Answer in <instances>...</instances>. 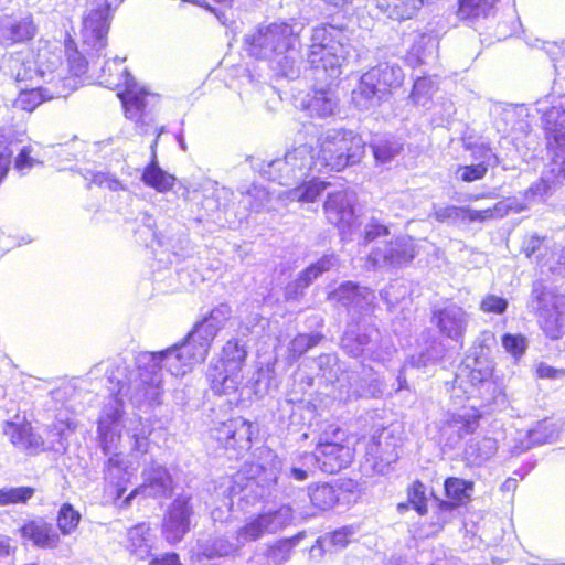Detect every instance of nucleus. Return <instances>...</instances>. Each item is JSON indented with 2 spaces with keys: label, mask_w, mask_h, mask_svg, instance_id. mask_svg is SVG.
Wrapping results in <instances>:
<instances>
[{
  "label": "nucleus",
  "mask_w": 565,
  "mask_h": 565,
  "mask_svg": "<svg viewBox=\"0 0 565 565\" xmlns=\"http://www.w3.org/2000/svg\"><path fill=\"white\" fill-rule=\"evenodd\" d=\"M300 23L279 21L259 25L244 36L250 57L267 61L278 75L294 79L300 73Z\"/></svg>",
  "instance_id": "f257e3e1"
},
{
  "label": "nucleus",
  "mask_w": 565,
  "mask_h": 565,
  "mask_svg": "<svg viewBox=\"0 0 565 565\" xmlns=\"http://www.w3.org/2000/svg\"><path fill=\"white\" fill-rule=\"evenodd\" d=\"M350 47L344 29L321 24L312 30L307 63L318 79H337L348 61Z\"/></svg>",
  "instance_id": "f03ea898"
},
{
  "label": "nucleus",
  "mask_w": 565,
  "mask_h": 565,
  "mask_svg": "<svg viewBox=\"0 0 565 565\" xmlns=\"http://www.w3.org/2000/svg\"><path fill=\"white\" fill-rule=\"evenodd\" d=\"M212 316L213 311L195 323L179 344L156 353L160 359L166 360L164 366L172 375L182 376L190 372L196 363L206 359L217 329L216 327L210 330L204 328Z\"/></svg>",
  "instance_id": "7ed1b4c3"
},
{
  "label": "nucleus",
  "mask_w": 565,
  "mask_h": 565,
  "mask_svg": "<svg viewBox=\"0 0 565 565\" xmlns=\"http://www.w3.org/2000/svg\"><path fill=\"white\" fill-rule=\"evenodd\" d=\"M122 61L117 57L111 62L107 61L100 68L99 83L108 88L124 87L117 95L122 103L126 117L136 122L147 124L149 98L156 97L139 87L126 67L120 68Z\"/></svg>",
  "instance_id": "20e7f679"
},
{
  "label": "nucleus",
  "mask_w": 565,
  "mask_h": 565,
  "mask_svg": "<svg viewBox=\"0 0 565 565\" xmlns=\"http://www.w3.org/2000/svg\"><path fill=\"white\" fill-rule=\"evenodd\" d=\"M365 143L361 136L352 130H328L320 143L315 163L317 170L322 168L341 171L345 167L359 162L364 153Z\"/></svg>",
  "instance_id": "39448f33"
},
{
  "label": "nucleus",
  "mask_w": 565,
  "mask_h": 565,
  "mask_svg": "<svg viewBox=\"0 0 565 565\" xmlns=\"http://www.w3.org/2000/svg\"><path fill=\"white\" fill-rule=\"evenodd\" d=\"M253 169L267 180L284 186H292L308 177L309 171L316 167L313 149L307 143L288 150L284 158L268 162H253Z\"/></svg>",
  "instance_id": "423d86ee"
},
{
  "label": "nucleus",
  "mask_w": 565,
  "mask_h": 565,
  "mask_svg": "<svg viewBox=\"0 0 565 565\" xmlns=\"http://www.w3.org/2000/svg\"><path fill=\"white\" fill-rule=\"evenodd\" d=\"M312 456L322 472L334 475L353 462L355 447L348 433L338 425L329 424L318 435Z\"/></svg>",
  "instance_id": "0eeeda50"
},
{
  "label": "nucleus",
  "mask_w": 565,
  "mask_h": 565,
  "mask_svg": "<svg viewBox=\"0 0 565 565\" xmlns=\"http://www.w3.org/2000/svg\"><path fill=\"white\" fill-rule=\"evenodd\" d=\"M247 358L246 348L236 338L222 347L220 358L210 365L207 380L214 395L223 396L237 392L239 373Z\"/></svg>",
  "instance_id": "6e6552de"
},
{
  "label": "nucleus",
  "mask_w": 565,
  "mask_h": 565,
  "mask_svg": "<svg viewBox=\"0 0 565 565\" xmlns=\"http://www.w3.org/2000/svg\"><path fill=\"white\" fill-rule=\"evenodd\" d=\"M34 62V74L43 82L45 96L66 97L75 89V79L65 76L61 50H52L49 45L40 46Z\"/></svg>",
  "instance_id": "1a4fd4ad"
},
{
  "label": "nucleus",
  "mask_w": 565,
  "mask_h": 565,
  "mask_svg": "<svg viewBox=\"0 0 565 565\" xmlns=\"http://www.w3.org/2000/svg\"><path fill=\"white\" fill-rule=\"evenodd\" d=\"M257 433L253 422L242 416H235L221 422L213 429L212 437L218 448L231 451L239 458L250 450Z\"/></svg>",
  "instance_id": "9d476101"
},
{
  "label": "nucleus",
  "mask_w": 565,
  "mask_h": 565,
  "mask_svg": "<svg viewBox=\"0 0 565 565\" xmlns=\"http://www.w3.org/2000/svg\"><path fill=\"white\" fill-rule=\"evenodd\" d=\"M122 0H90L82 21L84 42L94 47L106 44L105 35L110 26V10L117 8Z\"/></svg>",
  "instance_id": "9b49d317"
},
{
  "label": "nucleus",
  "mask_w": 565,
  "mask_h": 565,
  "mask_svg": "<svg viewBox=\"0 0 565 565\" xmlns=\"http://www.w3.org/2000/svg\"><path fill=\"white\" fill-rule=\"evenodd\" d=\"M548 162L545 164L539 181L527 190L533 201H544L553 195L565 183V147L547 149Z\"/></svg>",
  "instance_id": "f8f14e48"
},
{
  "label": "nucleus",
  "mask_w": 565,
  "mask_h": 565,
  "mask_svg": "<svg viewBox=\"0 0 565 565\" xmlns=\"http://www.w3.org/2000/svg\"><path fill=\"white\" fill-rule=\"evenodd\" d=\"M2 431L13 448L25 456L34 457L51 449L32 422L25 417L19 419L17 415L15 419L3 422Z\"/></svg>",
  "instance_id": "ddd939ff"
},
{
  "label": "nucleus",
  "mask_w": 565,
  "mask_h": 565,
  "mask_svg": "<svg viewBox=\"0 0 565 565\" xmlns=\"http://www.w3.org/2000/svg\"><path fill=\"white\" fill-rule=\"evenodd\" d=\"M18 533L24 543L38 550L55 551L62 544V539L55 525L44 516L25 520L18 529Z\"/></svg>",
  "instance_id": "4468645a"
},
{
  "label": "nucleus",
  "mask_w": 565,
  "mask_h": 565,
  "mask_svg": "<svg viewBox=\"0 0 565 565\" xmlns=\"http://www.w3.org/2000/svg\"><path fill=\"white\" fill-rule=\"evenodd\" d=\"M475 490V482L472 480L462 479L459 477H447L444 480V500L437 503L440 515L436 532L449 522V519L444 515L445 512L458 509L469 504L472 500V492Z\"/></svg>",
  "instance_id": "2eb2a0df"
},
{
  "label": "nucleus",
  "mask_w": 565,
  "mask_h": 565,
  "mask_svg": "<svg viewBox=\"0 0 565 565\" xmlns=\"http://www.w3.org/2000/svg\"><path fill=\"white\" fill-rule=\"evenodd\" d=\"M415 257V245L411 237H398L385 245L384 249H373L367 258L366 269H376L384 265L401 266Z\"/></svg>",
  "instance_id": "dca6fc26"
},
{
  "label": "nucleus",
  "mask_w": 565,
  "mask_h": 565,
  "mask_svg": "<svg viewBox=\"0 0 565 565\" xmlns=\"http://www.w3.org/2000/svg\"><path fill=\"white\" fill-rule=\"evenodd\" d=\"M353 204L354 194L347 190L328 193L323 204L328 222L343 233L351 232L356 220Z\"/></svg>",
  "instance_id": "f3484780"
},
{
  "label": "nucleus",
  "mask_w": 565,
  "mask_h": 565,
  "mask_svg": "<svg viewBox=\"0 0 565 565\" xmlns=\"http://www.w3.org/2000/svg\"><path fill=\"white\" fill-rule=\"evenodd\" d=\"M507 214V206L499 202L493 207L486 210H473L468 206L435 205L433 215L438 222L450 223H473L484 222L493 217H503Z\"/></svg>",
  "instance_id": "a211bd4d"
},
{
  "label": "nucleus",
  "mask_w": 565,
  "mask_h": 565,
  "mask_svg": "<svg viewBox=\"0 0 565 565\" xmlns=\"http://www.w3.org/2000/svg\"><path fill=\"white\" fill-rule=\"evenodd\" d=\"M279 511L267 510L254 514L245 520L235 531V540L238 545L244 546L256 542L265 535L275 533L278 529Z\"/></svg>",
  "instance_id": "6ab92c4d"
},
{
  "label": "nucleus",
  "mask_w": 565,
  "mask_h": 565,
  "mask_svg": "<svg viewBox=\"0 0 565 565\" xmlns=\"http://www.w3.org/2000/svg\"><path fill=\"white\" fill-rule=\"evenodd\" d=\"M192 507L189 498H177L169 507L162 534L170 544L180 542L190 530Z\"/></svg>",
  "instance_id": "aec40b11"
},
{
  "label": "nucleus",
  "mask_w": 565,
  "mask_h": 565,
  "mask_svg": "<svg viewBox=\"0 0 565 565\" xmlns=\"http://www.w3.org/2000/svg\"><path fill=\"white\" fill-rule=\"evenodd\" d=\"M36 28L30 15L0 17V45L11 46L30 41L35 35Z\"/></svg>",
  "instance_id": "412c9836"
},
{
  "label": "nucleus",
  "mask_w": 565,
  "mask_h": 565,
  "mask_svg": "<svg viewBox=\"0 0 565 565\" xmlns=\"http://www.w3.org/2000/svg\"><path fill=\"white\" fill-rule=\"evenodd\" d=\"M544 129L546 134V148L565 147V97L557 105L543 111Z\"/></svg>",
  "instance_id": "4be33fe9"
},
{
  "label": "nucleus",
  "mask_w": 565,
  "mask_h": 565,
  "mask_svg": "<svg viewBox=\"0 0 565 565\" xmlns=\"http://www.w3.org/2000/svg\"><path fill=\"white\" fill-rule=\"evenodd\" d=\"M433 320L439 332L450 339L462 338L466 331V312L457 306H449L433 312Z\"/></svg>",
  "instance_id": "5701e85b"
},
{
  "label": "nucleus",
  "mask_w": 565,
  "mask_h": 565,
  "mask_svg": "<svg viewBox=\"0 0 565 565\" xmlns=\"http://www.w3.org/2000/svg\"><path fill=\"white\" fill-rule=\"evenodd\" d=\"M381 92L387 98L391 90L402 85L404 79L403 70L396 63L388 61L379 62L374 67L365 72Z\"/></svg>",
  "instance_id": "b1692460"
},
{
  "label": "nucleus",
  "mask_w": 565,
  "mask_h": 565,
  "mask_svg": "<svg viewBox=\"0 0 565 565\" xmlns=\"http://www.w3.org/2000/svg\"><path fill=\"white\" fill-rule=\"evenodd\" d=\"M385 95L379 89L371 77L364 73L351 93V102L359 110H370L386 100Z\"/></svg>",
  "instance_id": "393cba45"
},
{
  "label": "nucleus",
  "mask_w": 565,
  "mask_h": 565,
  "mask_svg": "<svg viewBox=\"0 0 565 565\" xmlns=\"http://www.w3.org/2000/svg\"><path fill=\"white\" fill-rule=\"evenodd\" d=\"M106 34H108V32ZM81 35L83 36L82 33ZM105 40L107 41V35H105ZM82 42L84 51L92 56L93 52H95V54L98 57L102 56V52L107 46L106 43L100 49L94 47L92 45L86 44L83 38ZM64 53L67 60L70 73H72L73 76H81L82 74H85L89 67L93 68L96 64V62L93 58L90 62L87 61V58L76 49L75 42L71 38L65 42Z\"/></svg>",
  "instance_id": "a878e982"
},
{
  "label": "nucleus",
  "mask_w": 565,
  "mask_h": 565,
  "mask_svg": "<svg viewBox=\"0 0 565 565\" xmlns=\"http://www.w3.org/2000/svg\"><path fill=\"white\" fill-rule=\"evenodd\" d=\"M161 131H162V128L160 129L156 139L151 143V152H152L151 161L145 168L141 180L146 185L156 189L158 192H167L172 189V186L175 182V178L172 174L162 170L159 167V163L157 160L156 147H157L158 138H159Z\"/></svg>",
  "instance_id": "bb28decb"
},
{
  "label": "nucleus",
  "mask_w": 565,
  "mask_h": 565,
  "mask_svg": "<svg viewBox=\"0 0 565 565\" xmlns=\"http://www.w3.org/2000/svg\"><path fill=\"white\" fill-rule=\"evenodd\" d=\"M311 117L327 118L335 114L339 98L331 88L315 89L313 94L303 103Z\"/></svg>",
  "instance_id": "cd10ccee"
},
{
  "label": "nucleus",
  "mask_w": 565,
  "mask_h": 565,
  "mask_svg": "<svg viewBox=\"0 0 565 565\" xmlns=\"http://www.w3.org/2000/svg\"><path fill=\"white\" fill-rule=\"evenodd\" d=\"M376 8L388 19L404 21L415 17L429 0H374Z\"/></svg>",
  "instance_id": "c85d7f7f"
},
{
  "label": "nucleus",
  "mask_w": 565,
  "mask_h": 565,
  "mask_svg": "<svg viewBox=\"0 0 565 565\" xmlns=\"http://www.w3.org/2000/svg\"><path fill=\"white\" fill-rule=\"evenodd\" d=\"M329 185L328 182L319 178H311L309 180L303 178L299 183L289 186L290 189L284 193V196L290 202L312 203L316 202Z\"/></svg>",
  "instance_id": "c756f323"
},
{
  "label": "nucleus",
  "mask_w": 565,
  "mask_h": 565,
  "mask_svg": "<svg viewBox=\"0 0 565 565\" xmlns=\"http://www.w3.org/2000/svg\"><path fill=\"white\" fill-rule=\"evenodd\" d=\"M308 497L312 508L319 512H327L335 508L338 497L333 483L317 482L308 487Z\"/></svg>",
  "instance_id": "7c9ffc66"
},
{
  "label": "nucleus",
  "mask_w": 565,
  "mask_h": 565,
  "mask_svg": "<svg viewBox=\"0 0 565 565\" xmlns=\"http://www.w3.org/2000/svg\"><path fill=\"white\" fill-rule=\"evenodd\" d=\"M481 417V413L477 409L465 414L449 413L443 422V426L450 429L456 428L457 436L462 437L473 434L479 428Z\"/></svg>",
  "instance_id": "2f4dec72"
},
{
  "label": "nucleus",
  "mask_w": 565,
  "mask_h": 565,
  "mask_svg": "<svg viewBox=\"0 0 565 565\" xmlns=\"http://www.w3.org/2000/svg\"><path fill=\"white\" fill-rule=\"evenodd\" d=\"M55 520V527L62 539V536H68L78 530L82 522V514L72 503L64 502L61 504Z\"/></svg>",
  "instance_id": "473e14b6"
},
{
  "label": "nucleus",
  "mask_w": 565,
  "mask_h": 565,
  "mask_svg": "<svg viewBox=\"0 0 565 565\" xmlns=\"http://www.w3.org/2000/svg\"><path fill=\"white\" fill-rule=\"evenodd\" d=\"M205 192L207 194L204 195L201 204L207 213L226 210L233 198V192L230 189L218 188L216 183L205 189Z\"/></svg>",
  "instance_id": "72a5a7b5"
},
{
  "label": "nucleus",
  "mask_w": 565,
  "mask_h": 565,
  "mask_svg": "<svg viewBox=\"0 0 565 565\" xmlns=\"http://www.w3.org/2000/svg\"><path fill=\"white\" fill-rule=\"evenodd\" d=\"M149 532L148 523L141 522L131 526L127 532L125 548L130 554H139L149 552Z\"/></svg>",
  "instance_id": "f704fd0d"
},
{
  "label": "nucleus",
  "mask_w": 565,
  "mask_h": 565,
  "mask_svg": "<svg viewBox=\"0 0 565 565\" xmlns=\"http://www.w3.org/2000/svg\"><path fill=\"white\" fill-rule=\"evenodd\" d=\"M44 86L36 85L32 86L25 85V87H21V92L15 99V107L21 108L22 110L32 111L34 110L42 102L47 99H53L54 97L45 96Z\"/></svg>",
  "instance_id": "c9c22d12"
},
{
  "label": "nucleus",
  "mask_w": 565,
  "mask_h": 565,
  "mask_svg": "<svg viewBox=\"0 0 565 565\" xmlns=\"http://www.w3.org/2000/svg\"><path fill=\"white\" fill-rule=\"evenodd\" d=\"M35 494V488L30 486L0 488V507L25 504Z\"/></svg>",
  "instance_id": "e433bc0d"
},
{
  "label": "nucleus",
  "mask_w": 565,
  "mask_h": 565,
  "mask_svg": "<svg viewBox=\"0 0 565 565\" xmlns=\"http://www.w3.org/2000/svg\"><path fill=\"white\" fill-rule=\"evenodd\" d=\"M338 266V258L335 255H324L315 264H311L300 273L297 282H312L321 277L326 271H329Z\"/></svg>",
  "instance_id": "4c0bfd02"
},
{
  "label": "nucleus",
  "mask_w": 565,
  "mask_h": 565,
  "mask_svg": "<svg viewBox=\"0 0 565 565\" xmlns=\"http://www.w3.org/2000/svg\"><path fill=\"white\" fill-rule=\"evenodd\" d=\"M333 486L335 489L339 504L342 503L350 505L356 503L358 500L361 498L362 488L356 480L344 478L333 483Z\"/></svg>",
  "instance_id": "58836bf2"
},
{
  "label": "nucleus",
  "mask_w": 565,
  "mask_h": 565,
  "mask_svg": "<svg viewBox=\"0 0 565 565\" xmlns=\"http://www.w3.org/2000/svg\"><path fill=\"white\" fill-rule=\"evenodd\" d=\"M34 64V58L23 60L20 55L14 56L10 60L11 74L18 83L31 82V85L33 86V82L38 83L40 81V78L34 74V71L36 70Z\"/></svg>",
  "instance_id": "ea45409f"
},
{
  "label": "nucleus",
  "mask_w": 565,
  "mask_h": 565,
  "mask_svg": "<svg viewBox=\"0 0 565 565\" xmlns=\"http://www.w3.org/2000/svg\"><path fill=\"white\" fill-rule=\"evenodd\" d=\"M564 319L562 315L553 310H544L541 313L540 326L545 335L552 340H558L564 334Z\"/></svg>",
  "instance_id": "a19ab883"
},
{
  "label": "nucleus",
  "mask_w": 565,
  "mask_h": 565,
  "mask_svg": "<svg viewBox=\"0 0 565 565\" xmlns=\"http://www.w3.org/2000/svg\"><path fill=\"white\" fill-rule=\"evenodd\" d=\"M498 0H460L459 14L463 19L488 17Z\"/></svg>",
  "instance_id": "79ce46f5"
},
{
  "label": "nucleus",
  "mask_w": 565,
  "mask_h": 565,
  "mask_svg": "<svg viewBox=\"0 0 565 565\" xmlns=\"http://www.w3.org/2000/svg\"><path fill=\"white\" fill-rule=\"evenodd\" d=\"M412 44L408 51V58L415 64H422L426 58V50L434 46V39L431 35L423 32H413L409 34Z\"/></svg>",
  "instance_id": "37998d69"
},
{
  "label": "nucleus",
  "mask_w": 565,
  "mask_h": 565,
  "mask_svg": "<svg viewBox=\"0 0 565 565\" xmlns=\"http://www.w3.org/2000/svg\"><path fill=\"white\" fill-rule=\"evenodd\" d=\"M242 195L241 204H243L245 209L254 212L262 211L269 202L268 191L257 185H252L245 192L242 191Z\"/></svg>",
  "instance_id": "c03bdc74"
},
{
  "label": "nucleus",
  "mask_w": 565,
  "mask_h": 565,
  "mask_svg": "<svg viewBox=\"0 0 565 565\" xmlns=\"http://www.w3.org/2000/svg\"><path fill=\"white\" fill-rule=\"evenodd\" d=\"M407 499L409 503H412V508L419 514L424 516L428 512V500L426 497V487L420 480H414L406 488Z\"/></svg>",
  "instance_id": "a18cd8bd"
},
{
  "label": "nucleus",
  "mask_w": 565,
  "mask_h": 565,
  "mask_svg": "<svg viewBox=\"0 0 565 565\" xmlns=\"http://www.w3.org/2000/svg\"><path fill=\"white\" fill-rule=\"evenodd\" d=\"M374 158L380 163H387L399 154L402 145L391 140H379L371 145Z\"/></svg>",
  "instance_id": "49530a36"
},
{
  "label": "nucleus",
  "mask_w": 565,
  "mask_h": 565,
  "mask_svg": "<svg viewBox=\"0 0 565 565\" xmlns=\"http://www.w3.org/2000/svg\"><path fill=\"white\" fill-rule=\"evenodd\" d=\"M139 222L147 228H149L152 232L153 237L157 239L158 244L161 246H166L168 249H171L173 254H177L178 248H182L181 245L185 241V237H179L177 243H173L172 239L168 238L167 242L164 241L166 237L159 233H157L156 228V221L147 212H143L139 215Z\"/></svg>",
  "instance_id": "de8ad7c7"
},
{
  "label": "nucleus",
  "mask_w": 565,
  "mask_h": 565,
  "mask_svg": "<svg viewBox=\"0 0 565 565\" xmlns=\"http://www.w3.org/2000/svg\"><path fill=\"white\" fill-rule=\"evenodd\" d=\"M390 235V227L375 216H371L363 228V243L367 244Z\"/></svg>",
  "instance_id": "09e8293b"
},
{
  "label": "nucleus",
  "mask_w": 565,
  "mask_h": 565,
  "mask_svg": "<svg viewBox=\"0 0 565 565\" xmlns=\"http://www.w3.org/2000/svg\"><path fill=\"white\" fill-rule=\"evenodd\" d=\"M471 157L478 161L479 164H483L487 168L497 167L500 163L499 157L492 151L487 143H476L470 147Z\"/></svg>",
  "instance_id": "8fccbe9b"
},
{
  "label": "nucleus",
  "mask_w": 565,
  "mask_h": 565,
  "mask_svg": "<svg viewBox=\"0 0 565 565\" xmlns=\"http://www.w3.org/2000/svg\"><path fill=\"white\" fill-rule=\"evenodd\" d=\"M543 249V238L539 237L537 235H530L524 237L521 252L525 255L526 258H535L536 263L540 264Z\"/></svg>",
  "instance_id": "3c124183"
},
{
  "label": "nucleus",
  "mask_w": 565,
  "mask_h": 565,
  "mask_svg": "<svg viewBox=\"0 0 565 565\" xmlns=\"http://www.w3.org/2000/svg\"><path fill=\"white\" fill-rule=\"evenodd\" d=\"M502 345L514 358H520L526 350V339L521 334L507 333L502 335Z\"/></svg>",
  "instance_id": "603ef678"
},
{
  "label": "nucleus",
  "mask_w": 565,
  "mask_h": 565,
  "mask_svg": "<svg viewBox=\"0 0 565 565\" xmlns=\"http://www.w3.org/2000/svg\"><path fill=\"white\" fill-rule=\"evenodd\" d=\"M488 169L483 164L472 163L459 167L456 175L463 182H473L481 180L487 174Z\"/></svg>",
  "instance_id": "864d4df0"
},
{
  "label": "nucleus",
  "mask_w": 565,
  "mask_h": 565,
  "mask_svg": "<svg viewBox=\"0 0 565 565\" xmlns=\"http://www.w3.org/2000/svg\"><path fill=\"white\" fill-rule=\"evenodd\" d=\"M433 92V82L426 77H419L413 85L411 94L412 99L415 104L425 105V99L429 97Z\"/></svg>",
  "instance_id": "5fc2aeb1"
},
{
  "label": "nucleus",
  "mask_w": 565,
  "mask_h": 565,
  "mask_svg": "<svg viewBox=\"0 0 565 565\" xmlns=\"http://www.w3.org/2000/svg\"><path fill=\"white\" fill-rule=\"evenodd\" d=\"M353 534L352 527L344 526L329 533L324 540L328 541L329 545L335 548H341L350 543L351 535Z\"/></svg>",
  "instance_id": "6e6d98bb"
},
{
  "label": "nucleus",
  "mask_w": 565,
  "mask_h": 565,
  "mask_svg": "<svg viewBox=\"0 0 565 565\" xmlns=\"http://www.w3.org/2000/svg\"><path fill=\"white\" fill-rule=\"evenodd\" d=\"M565 375V369H556L545 363H540L535 369V376L540 380H555Z\"/></svg>",
  "instance_id": "4d7b16f0"
},
{
  "label": "nucleus",
  "mask_w": 565,
  "mask_h": 565,
  "mask_svg": "<svg viewBox=\"0 0 565 565\" xmlns=\"http://www.w3.org/2000/svg\"><path fill=\"white\" fill-rule=\"evenodd\" d=\"M32 149L31 147H23L14 161V168L19 171H23L24 169H31L34 166L35 160L31 157Z\"/></svg>",
  "instance_id": "13d9d810"
},
{
  "label": "nucleus",
  "mask_w": 565,
  "mask_h": 565,
  "mask_svg": "<svg viewBox=\"0 0 565 565\" xmlns=\"http://www.w3.org/2000/svg\"><path fill=\"white\" fill-rule=\"evenodd\" d=\"M322 335H305V334H298L292 340V345L296 347L297 344L300 345L297 355L302 354L303 352L308 351L312 347L319 343Z\"/></svg>",
  "instance_id": "bf43d9fd"
},
{
  "label": "nucleus",
  "mask_w": 565,
  "mask_h": 565,
  "mask_svg": "<svg viewBox=\"0 0 565 565\" xmlns=\"http://www.w3.org/2000/svg\"><path fill=\"white\" fill-rule=\"evenodd\" d=\"M148 565H185L182 563L180 555L175 552H167L153 556Z\"/></svg>",
  "instance_id": "052dcab7"
},
{
  "label": "nucleus",
  "mask_w": 565,
  "mask_h": 565,
  "mask_svg": "<svg viewBox=\"0 0 565 565\" xmlns=\"http://www.w3.org/2000/svg\"><path fill=\"white\" fill-rule=\"evenodd\" d=\"M93 182L97 183L102 186L105 185L113 191H118V190L122 189V185L119 182V180H117L115 178H110L104 173L95 174L93 178Z\"/></svg>",
  "instance_id": "680f3d73"
},
{
  "label": "nucleus",
  "mask_w": 565,
  "mask_h": 565,
  "mask_svg": "<svg viewBox=\"0 0 565 565\" xmlns=\"http://www.w3.org/2000/svg\"><path fill=\"white\" fill-rule=\"evenodd\" d=\"M480 308L486 313H498L499 311V297L495 295H487L480 302Z\"/></svg>",
  "instance_id": "e2e57ef3"
},
{
  "label": "nucleus",
  "mask_w": 565,
  "mask_h": 565,
  "mask_svg": "<svg viewBox=\"0 0 565 565\" xmlns=\"http://www.w3.org/2000/svg\"><path fill=\"white\" fill-rule=\"evenodd\" d=\"M380 447H381L380 437H375V436L371 437L369 440V444H367L366 455L370 456V459H372L374 463L377 462V459L382 460Z\"/></svg>",
  "instance_id": "0e129e2a"
},
{
  "label": "nucleus",
  "mask_w": 565,
  "mask_h": 565,
  "mask_svg": "<svg viewBox=\"0 0 565 565\" xmlns=\"http://www.w3.org/2000/svg\"><path fill=\"white\" fill-rule=\"evenodd\" d=\"M463 456L467 460H472V461H476L480 458H482V452L478 446V443H469L465 450H463Z\"/></svg>",
  "instance_id": "69168bd1"
},
{
  "label": "nucleus",
  "mask_w": 565,
  "mask_h": 565,
  "mask_svg": "<svg viewBox=\"0 0 565 565\" xmlns=\"http://www.w3.org/2000/svg\"><path fill=\"white\" fill-rule=\"evenodd\" d=\"M550 270L555 273L557 277L565 278V247L563 248L561 259L556 267H550Z\"/></svg>",
  "instance_id": "338daca9"
},
{
  "label": "nucleus",
  "mask_w": 565,
  "mask_h": 565,
  "mask_svg": "<svg viewBox=\"0 0 565 565\" xmlns=\"http://www.w3.org/2000/svg\"><path fill=\"white\" fill-rule=\"evenodd\" d=\"M290 475L297 481H303L309 477V473L306 469L294 467L290 469Z\"/></svg>",
  "instance_id": "774afa93"
}]
</instances>
